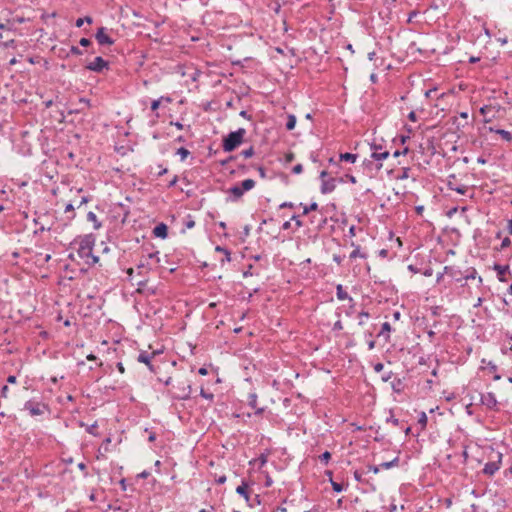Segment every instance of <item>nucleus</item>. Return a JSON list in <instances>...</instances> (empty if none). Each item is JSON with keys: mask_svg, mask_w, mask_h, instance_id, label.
<instances>
[{"mask_svg": "<svg viewBox=\"0 0 512 512\" xmlns=\"http://www.w3.org/2000/svg\"><path fill=\"white\" fill-rule=\"evenodd\" d=\"M151 264L147 260H141L137 265V274L144 277L149 270H151Z\"/></svg>", "mask_w": 512, "mask_h": 512, "instance_id": "17", "label": "nucleus"}, {"mask_svg": "<svg viewBox=\"0 0 512 512\" xmlns=\"http://www.w3.org/2000/svg\"><path fill=\"white\" fill-rule=\"evenodd\" d=\"M448 188L462 195L466 194L468 191V187L466 185L455 186L451 181L448 182Z\"/></svg>", "mask_w": 512, "mask_h": 512, "instance_id": "23", "label": "nucleus"}, {"mask_svg": "<svg viewBox=\"0 0 512 512\" xmlns=\"http://www.w3.org/2000/svg\"><path fill=\"white\" fill-rule=\"evenodd\" d=\"M295 125H296V117L292 114H289L287 116L286 129L289 131L293 130L295 128Z\"/></svg>", "mask_w": 512, "mask_h": 512, "instance_id": "26", "label": "nucleus"}, {"mask_svg": "<svg viewBox=\"0 0 512 512\" xmlns=\"http://www.w3.org/2000/svg\"><path fill=\"white\" fill-rule=\"evenodd\" d=\"M155 354V352L148 353L147 351H141L137 357L138 362L146 364L149 370L153 373H156V370L154 365L151 363V360Z\"/></svg>", "mask_w": 512, "mask_h": 512, "instance_id": "9", "label": "nucleus"}, {"mask_svg": "<svg viewBox=\"0 0 512 512\" xmlns=\"http://www.w3.org/2000/svg\"><path fill=\"white\" fill-rule=\"evenodd\" d=\"M185 227L187 229H192L195 226V221L192 219L191 216H188L187 220L184 223Z\"/></svg>", "mask_w": 512, "mask_h": 512, "instance_id": "40", "label": "nucleus"}, {"mask_svg": "<svg viewBox=\"0 0 512 512\" xmlns=\"http://www.w3.org/2000/svg\"><path fill=\"white\" fill-rule=\"evenodd\" d=\"M255 181L253 179H246L241 182V185H234L229 188L228 192L232 195V201L240 199L245 191H249L255 187Z\"/></svg>", "mask_w": 512, "mask_h": 512, "instance_id": "4", "label": "nucleus"}, {"mask_svg": "<svg viewBox=\"0 0 512 512\" xmlns=\"http://www.w3.org/2000/svg\"><path fill=\"white\" fill-rule=\"evenodd\" d=\"M408 119L410 121H413V122H416L417 121V115L414 111H411L409 114H408Z\"/></svg>", "mask_w": 512, "mask_h": 512, "instance_id": "57", "label": "nucleus"}, {"mask_svg": "<svg viewBox=\"0 0 512 512\" xmlns=\"http://www.w3.org/2000/svg\"><path fill=\"white\" fill-rule=\"evenodd\" d=\"M78 468L84 472V476L87 477L88 476V472H87V467H86V464L81 462L78 464Z\"/></svg>", "mask_w": 512, "mask_h": 512, "instance_id": "53", "label": "nucleus"}, {"mask_svg": "<svg viewBox=\"0 0 512 512\" xmlns=\"http://www.w3.org/2000/svg\"><path fill=\"white\" fill-rule=\"evenodd\" d=\"M215 251L221 253V255H224V258L221 259L222 264H224L225 262L231 261V252L227 248L222 247V246H217L215 248Z\"/></svg>", "mask_w": 512, "mask_h": 512, "instance_id": "19", "label": "nucleus"}, {"mask_svg": "<svg viewBox=\"0 0 512 512\" xmlns=\"http://www.w3.org/2000/svg\"><path fill=\"white\" fill-rule=\"evenodd\" d=\"M176 154L180 155L181 160L184 161L186 157L190 154V152L186 148L180 147L179 149H177Z\"/></svg>", "mask_w": 512, "mask_h": 512, "instance_id": "32", "label": "nucleus"}, {"mask_svg": "<svg viewBox=\"0 0 512 512\" xmlns=\"http://www.w3.org/2000/svg\"><path fill=\"white\" fill-rule=\"evenodd\" d=\"M386 422H387V423H391V424H392V425H394V426H398V425H399V423H400L399 419L395 418L393 415H391L390 417H388V418L386 419Z\"/></svg>", "mask_w": 512, "mask_h": 512, "instance_id": "43", "label": "nucleus"}, {"mask_svg": "<svg viewBox=\"0 0 512 512\" xmlns=\"http://www.w3.org/2000/svg\"><path fill=\"white\" fill-rule=\"evenodd\" d=\"M480 402L482 405H484L487 409L492 411H498V401L496 399V396L492 392H488L485 394L480 395Z\"/></svg>", "mask_w": 512, "mask_h": 512, "instance_id": "7", "label": "nucleus"}, {"mask_svg": "<svg viewBox=\"0 0 512 512\" xmlns=\"http://www.w3.org/2000/svg\"><path fill=\"white\" fill-rule=\"evenodd\" d=\"M390 331H391V325H390L388 322H384V323L382 324V327H381V331H380V333H379V336H380V335L387 334V335H386V340H389V337H390V336H389V333H390Z\"/></svg>", "mask_w": 512, "mask_h": 512, "instance_id": "28", "label": "nucleus"}, {"mask_svg": "<svg viewBox=\"0 0 512 512\" xmlns=\"http://www.w3.org/2000/svg\"><path fill=\"white\" fill-rule=\"evenodd\" d=\"M427 421H428V418H427V415L425 412H422L419 416V419H418V423L421 425V428L422 429H425L426 425H427Z\"/></svg>", "mask_w": 512, "mask_h": 512, "instance_id": "30", "label": "nucleus"}, {"mask_svg": "<svg viewBox=\"0 0 512 512\" xmlns=\"http://www.w3.org/2000/svg\"><path fill=\"white\" fill-rule=\"evenodd\" d=\"M393 376V372L392 371H389L387 373H385L383 376H382V381L383 382H387L389 381Z\"/></svg>", "mask_w": 512, "mask_h": 512, "instance_id": "51", "label": "nucleus"}, {"mask_svg": "<svg viewBox=\"0 0 512 512\" xmlns=\"http://www.w3.org/2000/svg\"><path fill=\"white\" fill-rule=\"evenodd\" d=\"M489 131L490 132H494V133L500 135L502 137V139L507 141V142H511L512 141V134L509 131H507V130H504V129H494V128L490 127Z\"/></svg>", "mask_w": 512, "mask_h": 512, "instance_id": "18", "label": "nucleus"}, {"mask_svg": "<svg viewBox=\"0 0 512 512\" xmlns=\"http://www.w3.org/2000/svg\"><path fill=\"white\" fill-rule=\"evenodd\" d=\"M319 459L322 463L327 464L331 459V453L329 451H325L319 456Z\"/></svg>", "mask_w": 512, "mask_h": 512, "instance_id": "33", "label": "nucleus"}, {"mask_svg": "<svg viewBox=\"0 0 512 512\" xmlns=\"http://www.w3.org/2000/svg\"><path fill=\"white\" fill-rule=\"evenodd\" d=\"M336 183H337V179L333 178V177L323 180L321 182V188H320L321 193L328 194V193L333 192L336 188Z\"/></svg>", "mask_w": 512, "mask_h": 512, "instance_id": "12", "label": "nucleus"}, {"mask_svg": "<svg viewBox=\"0 0 512 512\" xmlns=\"http://www.w3.org/2000/svg\"><path fill=\"white\" fill-rule=\"evenodd\" d=\"M476 276H477V271H476V269H475V268H470V269L468 270V274H466V275L464 276V279H465V280H472V279H475V278H476Z\"/></svg>", "mask_w": 512, "mask_h": 512, "instance_id": "34", "label": "nucleus"}, {"mask_svg": "<svg viewBox=\"0 0 512 512\" xmlns=\"http://www.w3.org/2000/svg\"><path fill=\"white\" fill-rule=\"evenodd\" d=\"M399 463V458L398 457H395L393 460L391 461H388V462H383L380 464V467L384 468V469H390L392 467H395L397 466Z\"/></svg>", "mask_w": 512, "mask_h": 512, "instance_id": "27", "label": "nucleus"}, {"mask_svg": "<svg viewBox=\"0 0 512 512\" xmlns=\"http://www.w3.org/2000/svg\"><path fill=\"white\" fill-rule=\"evenodd\" d=\"M158 254H159V252H157V251L149 253L148 256H147V258H148L147 261L155 259L156 260L155 262L159 263L160 259L158 257Z\"/></svg>", "mask_w": 512, "mask_h": 512, "instance_id": "42", "label": "nucleus"}, {"mask_svg": "<svg viewBox=\"0 0 512 512\" xmlns=\"http://www.w3.org/2000/svg\"><path fill=\"white\" fill-rule=\"evenodd\" d=\"M84 22L91 24L93 22L92 18L90 16H86L84 18H78L76 20V27L80 28L84 24Z\"/></svg>", "mask_w": 512, "mask_h": 512, "instance_id": "29", "label": "nucleus"}, {"mask_svg": "<svg viewBox=\"0 0 512 512\" xmlns=\"http://www.w3.org/2000/svg\"><path fill=\"white\" fill-rule=\"evenodd\" d=\"M3 48H16V41L14 39H9L7 41H3L2 43Z\"/></svg>", "mask_w": 512, "mask_h": 512, "instance_id": "38", "label": "nucleus"}, {"mask_svg": "<svg viewBox=\"0 0 512 512\" xmlns=\"http://www.w3.org/2000/svg\"><path fill=\"white\" fill-rule=\"evenodd\" d=\"M302 171H303V166H302V164H297V165H295V166L292 168V172H293L294 174H300V173H302Z\"/></svg>", "mask_w": 512, "mask_h": 512, "instance_id": "46", "label": "nucleus"}, {"mask_svg": "<svg viewBox=\"0 0 512 512\" xmlns=\"http://www.w3.org/2000/svg\"><path fill=\"white\" fill-rule=\"evenodd\" d=\"M318 209V204L316 202L311 203L309 206H304L303 214L306 215L311 211H315Z\"/></svg>", "mask_w": 512, "mask_h": 512, "instance_id": "31", "label": "nucleus"}, {"mask_svg": "<svg viewBox=\"0 0 512 512\" xmlns=\"http://www.w3.org/2000/svg\"><path fill=\"white\" fill-rule=\"evenodd\" d=\"M108 61L104 60L101 56L96 57L92 62L87 64L86 69L93 72H102L105 68H108Z\"/></svg>", "mask_w": 512, "mask_h": 512, "instance_id": "8", "label": "nucleus"}, {"mask_svg": "<svg viewBox=\"0 0 512 512\" xmlns=\"http://www.w3.org/2000/svg\"><path fill=\"white\" fill-rule=\"evenodd\" d=\"M383 368H384V365L380 362H378L374 365L375 372H381L383 370Z\"/></svg>", "mask_w": 512, "mask_h": 512, "instance_id": "56", "label": "nucleus"}, {"mask_svg": "<svg viewBox=\"0 0 512 512\" xmlns=\"http://www.w3.org/2000/svg\"><path fill=\"white\" fill-rule=\"evenodd\" d=\"M409 171H410L409 168H404L403 172H402V175H400L398 178L401 179V180L408 178L409 177Z\"/></svg>", "mask_w": 512, "mask_h": 512, "instance_id": "52", "label": "nucleus"}, {"mask_svg": "<svg viewBox=\"0 0 512 512\" xmlns=\"http://www.w3.org/2000/svg\"><path fill=\"white\" fill-rule=\"evenodd\" d=\"M226 482V476L222 475L216 479L217 484H224Z\"/></svg>", "mask_w": 512, "mask_h": 512, "instance_id": "64", "label": "nucleus"}, {"mask_svg": "<svg viewBox=\"0 0 512 512\" xmlns=\"http://www.w3.org/2000/svg\"><path fill=\"white\" fill-rule=\"evenodd\" d=\"M257 398L258 397H257V395L255 393L249 394V396H248V405L251 408L255 409V414L256 415H261V414H263L265 409L257 407Z\"/></svg>", "mask_w": 512, "mask_h": 512, "instance_id": "16", "label": "nucleus"}, {"mask_svg": "<svg viewBox=\"0 0 512 512\" xmlns=\"http://www.w3.org/2000/svg\"><path fill=\"white\" fill-rule=\"evenodd\" d=\"M367 469H368V472H372L374 474H377L380 470V465L379 466H376V465H368L367 466Z\"/></svg>", "mask_w": 512, "mask_h": 512, "instance_id": "44", "label": "nucleus"}, {"mask_svg": "<svg viewBox=\"0 0 512 512\" xmlns=\"http://www.w3.org/2000/svg\"><path fill=\"white\" fill-rule=\"evenodd\" d=\"M257 170H258L259 175H260V177H261V178H266V170H265V168H264V167L259 166V167L257 168Z\"/></svg>", "mask_w": 512, "mask_h": 512, "instance_id": "55", "label": "nucleus"}, {"mask_svg": "<svg viewBox=\"0 0 512 512\" xmlns=\"http://www.w3.org/2000/svg\"><path fill=\"white\" fill-rule=\"evenodd\" d=\"M79 103L85 105L86 107H90L91 104H90V100L89 99H86V98H80L79 99Z\"/></svg>", "mask_w": 512, "mask_h": 512, "instance_id": "58", "label": "nucleus"}, {"mask_svg": "<svg viewBox=\"0 0 512 512\" xmlns=\"http://www.w3.org/2000/svg\"><path fill=\"white\" fill-rule=\"evenodd\" d=\"M153 234L155 237L165 239L168 236V227L164 223H159L153 229Z\"/></svg>", "mask_w": 512, "mask_h": 512, "instance_id": "14", "label": "nucleus"}, {"mask_svg": "<svg viewBox=\"0 0 512 512\" xmlns=\"http://www.w3.org/2000/svg\"><path fill=\"white\" fill-rule=\"evenodd\" d=\"M191 392L192 388L188 380L177 381L176 385H173V390L168 391L173 400H187L190 398Z\"/></svg>", "mask_w": 512, "mask_h": 512, "instance_id": "3", "label": "nucleus"}, {"mask_svg": "<svg viewBox=\"0 0 512 512\" xmlns=\"http://www.w3.org/2000/svg\"><path fill=\"white\" fill-rule=\"evenodd\" d=\"M444 273L455 279L457 282L461 280L462 272L454 266H445Z\"/></svg>", "mask_w": 512, "mask_h": 512, "instance_id": "15", "label": "nucleus"}, {"mask_svg": "<svg viewBox=\"0 0 512 512\" xmlns=\"http://www.w3.org/2000/svg\"><path fill=\"white\" fill-rule=\"evenodd\" d=\"M74 211V205L72 203H69L65 206V213L73 212Z\"/></svg>", "mask_w": 512, "mask_h": 512, "instance_id": "60", "label": "nucleus"}, {"mask_svg": "<svg viewBox=\"0 0 512 512\" xmlns=\"http://www.w3.org/2000/svg\"><path fill=\"white\" fill-rule=\"evenodd\" d=\"M336 296L339 300H350L352 301L353 299L348 295V293L343 289V286L341 284H339L337 287H336Z\"/></svg>", "mask_w": 512, "mask_h": 512, "instance_id": "21", "label": "nucleus"}, {"mask_svg": "<svg viewBox=\"0 0 512 512\" xmlns=\"http://www.w3.org/2000/svg\"><path fill=\"white\" fill-rule=\"evenodd\" d=\"M291 220L295 221V225H296L298 228L302 227L303 223H302V221L299 219V216H297V215H293V216H292V218H291Z\"/></svg>", "mask_w": 512, "mask_h": 512, "instance_id": "47", "label": "nucleus"}, {"mask_svg": "<svg viewBox=\"0 0 512 512\" xmlns=\"http://www.w3.org/2000/svg\"><path fill=\"white\" fill-rule=\"evenodd\" d=\"M95 241L96 238L93 234H86L77 237L73 242L74 245H78L76 250L79 257L89 266H93L99 262V257L93 254Z\"/></svg>", "mask_w": 512, "mask_h": 512, "instance_id": "1", "label": "nucleus"}, {"mask_svg": "<svg viewBox=\"0 0 512 512\" xmlns=\"http://www.w3.org/2000/svg\"><path fill=\"white\" fill-rule=\"evenodd\" d=\"M343 329V325H342V322L340 320L336 321L333 325V330L334 331H340Z\"/></svg>", "mask_w": 512, "mask_h": 512, "instance_id": "50", "label": "nucleus"}, {"mask_svg": "<svg viewBox=\"0 0 512 512\" xmlns=\"http://www.w3.org/2000/svg\"><path fill=\"white\" fill-rule=\"evenodd\" d=\"M70 53L73 55H81L82 51L77 46H72L70 48Z\"/></svg>", "mask_w": 512, "mask_h": 512, "instance_id": "49", "label": "nucleus"}, {"mask_svg": "<svg viewBox=\"0 0 512 512\" xmlns=\"http://www.w3.org/2000/svg\"><path fill=\"white\" fill-rule=\"evenodd\" d=\"M510 244H511V240H510V238L505 237V238L502 240V242H501V249H505V248L509 247V246H510Z\"/></svg>", "mask_w": 512, "mask_h": 512, "instance_id": "45", "label": "nucleus"}, {"mask_svg": "<svg viewBox=\"0 0 512 512\" xmlns=\"http://www.w3.org/2000/svg\"><path fill=\"white\" fill-rule=\"evenodd\" d=\"M96 428H97V424H96V423H94V424H92L91 426H89V427L87 428V432H88V433H90V434H93V435H94V434H95L94 430H95Z\"/></svg>", "mask_w": 512, "mask_h": 512, "instance_id": "61", "label": "nucleus"}, {"mask_svg": "<svg viewBox=\"0 0 512 512\" xmlns=\"http://www.w3.org/2000/svg\"><path fill=\"white\" fill-rule=\"evenodd\" d=\"M79 44L83 47H87L91 44V40L88 38H81Z\"/></svg>", "mask_w": 512, "mask_h": 512, "instance_id": "48", "label": "nucleus"}, {"mask_svg": "<svg viewBox=\"0 0 512 512\" xmlns=\"http://www.w3.org/2000/svg\"><path fill=\"white\" fill-rule=\"evenodd\" d=\"M327 475L330 477V483L335 492H342L344 490V486L341 483L335 482L332 480V472L327 471Z\"/></svg>", "mask_w": 512, "mask_h": 512, "instance_id": "25", "label": "nucleus"}, {"mask_svg": "<svg viewBox=\"0 0 512 512\" xmlns=\"http://www.w3.org/2000/svg\"><path fill=\"white\" fill-rule=\"evenodd\" d=\"M16 381H17V378L14 375H9L7 378V382L10 384H14V383H16Z\"/></svg>", "mask_w": 512, "mask_h": 512, "instance_id": "63", "label": "nucleus"}, {"mask_svg": "<svg viewBox=\"0 0 512 512\" xmlns=\"http://www.w3.org/2000/svg\"><path fill=\"white\" fill-rule=\"evenodd\" d=\"M358 158V155L357 154H353V153H341L340 156H339V160L340 161H345V162H349V163H355L356 160Z\"/></svg>", "mask_w": 512, "mask_h": 512, "instance_id": "22", "label": "nucleus"}, {"mask_svg": "<svg viewBox=\"0 0 512 512\" xmlns=\"http://www.w3.org/2000/svg\"><path fill=\"white\" fill-rule=\"evenodd\" d=\"M147 284V280L146 279H141L137 282V286H138V291H141V289Z\"/></svg>", "mask_w": 512, "mask_h": 512, "instance_id": "54", "label": "nucleus"}, {"mask_svg": "<svg viewBox=\"0 0 512 512\" xmlns=\"http://www.w3.org/2000/svg\"><path fill=\"white\" fill-rule=\"evenodd\" d=\"M246 135L244 128H239L236 131L230 132L226 137L223 138L222 147L225 152L234 151L242 142Z\"/></svg>", "mask_w": 512, "mask_h": 512, "instance_id": "2", "label": "nucleus"}, {"mask_svg": "<svg viewBox=\"0 0 512 512\" xmlns=\"http://www.w3.org/2000/svg\"><path fill=\"white\" fill-rule=\"evenodd\" d=\"M96 40L100 45H112L114 40L106 34V28L100 27L95 35Z\"/></svg>", "mask_w": 512, "mask_h": 512, "instance_id": "11", "label": "nucleus"}, {"mask_svg": "<svg viewBox=\"0 0 512 512\" xmlns=\"http://www.w3.org/2000/svg\"><path fill=\"white\" fill-rule=\"evenodd\" d=\"M493 269L497 273V278L500 282H507L506 273H510L509 265L494 264Z\"/></svg>", "mask_w": 512, "mask_h": 512, "instance_id": "13", "label": "nucleus"}, {"mask_svg": "<svg viewBox=\"0 0 512 512\" xmlns=\"http://www.w3.org/2000/svg\"><path fill=\"white\" fill-rule=\"evenodd\" d=\"M372 154L371 157L376 161H382L388 158L389 152L384 150L382 151V147L375 143L371 144Z\"/></svg>", "mask_w": 512, "mask_h": 512, "instance_id": "10", "label": "nucleus"}, {"mask_svg": "<svg viewBox=\"0 0 512 512\" xmlns=\"http://www.w3.org/2000/svg\"><path fill=\"white\" fill-rule=\"evenodd\" d=\"M358 317L360 318V321H359V325H363L364 324V321L363 319L365 318H369L370 317V314L366 311H361L359 314H358Z\"/></svg>", "mask_w": 512, "mask_h": 512, "instance_id": "41", "label": "nucleus"}, {"mask_svg": "<svg viewBox=\"0 0 512 512\" xmlns=\"http://www.w3.org/2000/svg\"><path fill=\"white\" fill-rule=\"evenodd\" d=\"M280 208H293L294 204L292 202H283L280 206Z\"/></svg>", "mask_w": 512, "mask_h": 512, "instance_id": "62", "label": "nucleus"}, {"mask_svg": "<svg viewBox=\"0 0 512 512\" xmlns=\"http://www.w3.org/2000/svg\"><path fill=\"white\" fill-rule=\"evenodd\" d=\"M234 159H235V156H229L227 159L222 160V161L220 162V164H221L222 166H225V165H227L230 161H232V160H234Z\"/></svg>", "mask_w": 512, "mask_h": 512, "instance_id": "59", "label": "nucleus"}, {"mask_svg": "<svg viewBox=\"0 0 512 512\" xmlns=\"http://www.w3.org/2000/svg\"><path fill=\"white\" fill-rule=\"evenodd\" d=\"M254 148L252 146H250L248 149H245L241 152V155L244 157V158H250L254 155Z\"/></svg>", "mask_w": 512, "mask_h": 512, "instance_id": "37", "label": "nucleus"}, {"mask_svg": "<svg viewBox=\"0 0 512 512\" xmlns=\"http://www.w3.org/2000/svg\"><path fill=\"white\" fill-rule=\"evenodd\" d=\"M24 410L28 411L31 416H40L48 410V406L45 403L31 399L25 402Z\"/></svg>", "mask_w": 512, "mask_h": 512, "instance_id": "5", "label": "nucleus"}, {"mask_svg": "<svg viewBox=\"0 0 512 512\" xmlns=\"http://www.w3.org/2000/svg\"><path fill=\"white\" fill-rule=\"evenodd\" d=\"M357 257H360V258H366V255L361 253L360 251V248L357 247L356 249H354L351 254H350V258H357Z\"/></svg>", "mask_w": 512, "mask_h": 512, "instance_id": "36", "label": "nucleus"}, {"mask_svg": "<svg viewBox=\"0 0 512 512\" xmlns=\"http://www.w3.org/2000/svg\"><path fill=\"white\" fill-rule=\"evenodd\" d=\"M502 454L499 452L494 453V456L484 465L483 473L488 476H493L501 467Z\"/></svg>", "mask_w": 512, "mask_h": 512, "instance_id": "6", "label": "nucleus"}, {"mask_svg": "<svg viewBox=\"0 0 512 512\" xmlns=\"http://www.w3.org/2000/svg\"><path fill=\"white\" fill-rule=\"evenodd\" d=\"M200 396L209 401H213V399H214V395L210 392L205 391L203 388H201V390H200Z\"/></svg>", "mask_w": 512, "mask_h": 512, "instance_id": "39", "label": "nucleus"}, {"mask_svg": "<svg viewBox=\"0 0 512 512\" xmlns=\"http://www.w3.org/2000/svg\"><path fill=\"white\" fill-rule=\"evenodd\" d=\"M236 492L243 496L246 501H249V493H248V483L245 482V481H242L241 485H239L237 488H236Z\"/></svg>", "mask_w": 512, "mask_h": 512, "instance_id": "20", "label": "nucleus"}, {"mask_svg": "<svg viewBox=\"0 0 512 512\" xmlns=\"http://www.w3.org/2000/svg\"><path fill=\"white\" fill-rule=\"evenodd\" d=\"M163 99H164V96H161L159 99H156V100L152 101V103H151V110L153 112H155L159 108V106H160L161 102L163 101Z\"/></svg>", "mask_w": 512, "mask_h": 512, "instance_id": "35", "label": "nucleus"}, {"mask_svg": "<svg viewBox=\"0 0 512 512\" xmlns=\"http://www.w3.org/2000/svg\"><path fill=\"white\" fill-rule=\"evenodd\" d=\"M87 220L93 223L94 229L96 230L102 226L101 222L98 221L96 214L92 211L87 213Z\"/></svg>", "mask_w": 512, "mask_h": 512, "instance_id": "24", "label": "nucleus"}]
</instances>
